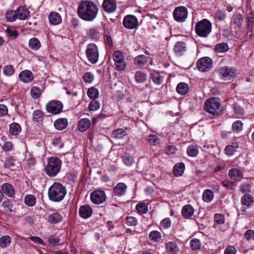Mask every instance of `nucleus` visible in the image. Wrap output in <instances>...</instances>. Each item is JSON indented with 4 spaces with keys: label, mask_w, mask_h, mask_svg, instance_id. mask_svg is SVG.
<instances>
[{
    "label": "nucleus",
    "mask_w": 254,
    "mask_h": 254,
    "mask_svg": "<svg viewBox=\"0 0 254 254\" xmlns=\"http://www.w3.org/2000/svg\"><path fill=\"white\" fill-rule=\"evenodd\" d=\"M98 6L93 2L89 0L81 1L77 8L79 17L86 21L94 20L98 13Z\"/></svg>",
    "instance_id": "1"
},
{
    "label": "nucleus",
    "mask_w": 254,
    "mask_h": 254,
    "mask_svg": "<svg viewBox=\"0 0 254 254\" xmlns=\"http://www.w3.org/2000/svg\"><path fill=\"white\" fill-rule=\"evenodd\" d=\"M66 193L65 188L60 183L55 182L48 190V196L50 200L60 202L64 197Z\"/></svg>",
    "instance_id": "2"
},
{
    "label": "nucleus",
    "mask_w": 254,
    "mask_h": 254,
    "mask_svg": "<svg viewBox=\"0 0 254 254\" xmlns=\"http://www.w3.org/2000/svg\"><path fill=\"white\" fill-rule=\"evenodd\" d=\"M204 109L207 112L213 116L220 115L223 110L219 100L215 97L210 98L206 100Z\"/></svg>",
    "instance_id": "3"
},
{
    "label": "nucleus",
    "mask_w": 254,
    "mask_h": 254,
    "mask_svg": "<svg viewBox=\"0 0 254 254\" xmlns=\"http://www.w3.org/2000/svg\"><path fill=\"white\" fill-rule=\"evenodd\" d=\"M61 161L57 157H52L48 160L45 170L48 176L54 177L57 176L61 168Z\"/></svg>",
    "instance_id": "4"
},
{
    "label": "nucleus",
    "mask_w": 254,
    "mask_h": 254,
    "mask_svg": "<svg viewBox=\"0 0 254 254\" xmlns=\"http://www.w3.org/2000/svg\"><path fill=\"white\" fill-rule=\"evenodd\" d=\"M211 30V23L206 19L198 21L195 26L196 34L201 37H206L210 33Z\"/></svg>",
    "instance_id": "5"
},
{
    "label": "nucleus",
    "mask_w": 254,
    "mask_h": 254,
    "mask_svg": "<svg viewBox=\"0 0 254 254\" xmlns=\"http://www.w3.org/2000/svg\"><path fill=\"white\" fill-rule=\"evenodd\" d=\"M86 57L92 64H96L99 59V51L97 46L93 43L87 45L86 50Z\"/></svg>",
    "instance_id": "6"
},
{
    "label": "nucleus",
    "mask_w": 254,
    "mask_h": 254,
    "mask_svg": "<svg viewBox=\"0 0 254 254\" xmlns=\"http://www.w3.org/2000/svg\"><path fill=\"white\" fill-rule=\"evenodd\" d=\"M63 108V104L58 100L50 101L46 105V109L47 112L53 115L60 113L62 111Z\"/></svg>",
    "instance_id": "7"
},
{
    "label": "nucleus",
    "mask_w": 254,
    "mask_h": 254,
    "mask_svg": "<svg viewBox=\"0 0 254 254\" xmlns=\"http://www.w3.org/2000/svg\"><path fill=\"white\" fill-rule=\"evenodd\" d=\"M113 59L115 62L116 69L118 70L125 69L126 64L123 54L119 51H116L113 54Z\"/></svg>",
    "instance_id": "8"
},
{
    "label": "nucleus",
    "mask_w": 254,
    "mask_h": 254,
    "mask_svg": "<svg viewBox=\"0 0 254 254\" xmlns=\"http://www.w3.org/2000/svg\"><path fill=\"white\" fill-rule=\"evenodd\" d=\"M174 19L179 22H184L188 17V10L184 6H178L173 11Z\"/></svg>",
    "instance_id": "9"
},
{
    "label": "nucleus",
    "mask_w": 254,
    "mask_h": 254,
    "mask_svg": "<svg viewBox=\"0 0 254 254\" xmlns=\"http://www.w3.org/2000/svg\"><path fill=\"white\" fill-rule=\"evenodd\" d=\"M197 67L199 71H206L210 69L212 66V60L208 57L200 59L197 62Z\"/></svg>",
    "instance_id": "10"
},
{
    "label": "nucleus",
    "mask_w": 254,
    "mask_h": 254,
    "mask_svg": "<svg viewBox=\"0 0 254 254\" xmlns=\"http://www.w3.org/2000/svg\"><path fill=\"white\" fill-rule=\"evenodd\" d=\"M106 199L105 192L103 190H96L91 194V200L95 204H101Z\"/></svg>",
    "instance_id": "11"
},
{
    "label": "nucleus",
    "mask_w": 254,
    "mask_h": 254,
    "mask_svg": "<svg viewBox=\"0 0 254 254\" xmlns=\"http://www.w3.org/2000/svg\"><path fill=\"white\" fill-rule=\"evenodd\" d=\"M102 8L107 13L114 12L117 9V2L115 0H104Z\"/></svg>",
    "instance_id": "12"
},
{
    "label": "nucleus",
    "mask_w": 254,
    "mask_h": 254,
    "mask_svg": "<svg viewBox=\"0 0 254 254\" xmlns=\"http://www.w3.org/2000/svg\"><path fill=\"white\" fill-rule=\"evenodd\" d=\"M1 191L3 193L11 198L15 197V190L10 184L5 183L1 186Z\"/></svg>",
    "instance_id": "13"
},
{
    "label": "nucleus",
    "mask_w": 254,
    "mask_h": 254,
    "mask_svg": "<svg viewBox=\"0 0 254 254\" xmlns=\"http://www.w3.org/2000/svg\"><path fill=\"white\" fill-rule=\"evenodd\" d=\"M220 74L224 80H230L235 77L234 71L228 67H224L221 68Z\"/></svg>",
    "instance_id": "14"
},
{
    "label": "nucleus",
    "mask_w": 254,
    "mask_h": 254,
    "mask_svg": "<svg viewBox=\"0 0 254 254\" xmlns=\"http://www.w3.org/2000/svg\"><path fill=\"white\" fill-rule=\"evenodd\" d=\"M19 78L23 82L28 83L32 81L34 79L33 73L29 70L21 71L19 74Z\"/></svg>",
    "instance_id": "15"
},
{
    "label": "nucleus",
    "mask_w": 254,
    "mask_h": 254,
    "mask_svg": "<svg viewBox=\"0 0 254 254\" xmlns=\"http://www.w3.org/2000/svg\"><path fill=\"white\" fill-rule=\"evenodd\" d=\"M79 213L82 218L87 219L91 216L92 214V209L88 205H82L79 208Z\"/></svg>",
    "instance_id": "16"
},
{
    "label": "nucleus",
    "mask_w": 254,
    "mask_h": 254,
    "mask_svg": "<svg viewBox=\"0 0 254 254\" xmlns=\"http://www.w3.org/2000/svg\"><path fill=\"white\" fill-rule=\"evenodd\" d=\"M228 175L231 179L236 181H240L243 178L242 172L237 168L230 170Z\"/></svg>",
    "instance_id": "17"
},
{
    "label": "nucleus",
    "mask_w": 254,
    "mask_h": 254,
    "mask_svg": "<svg viewBox=\"0 0 254 254\" xmlns=\"http://www.w3.org/2000/svg\"><path fill=\"white\" fill-rule=\"evenodd\" d=\"M127 189L126 185L123 183H118L114 188V194L121 196L125 194Z\"/></svg>",
    "instance_id": "18"
},
{
    "label": "nucleus",
    "mask_w": 254,
    "mask_h": 254,
    "mask_svg": "<svg viewBox=\"0 0 254 254\" xmlns=\"http://www.w3.org/2000/svg\"><path fill=\"white\" fill-rule=\"evenodd\" d=\"M16 10L17 18L20 20H25L29 15V11L25 7L19 6Z\"/></svg>",
    "instance_id": "19"
},
{
    "label": "nucleus",
    "mask_w": 254,
    "mask_h": 254,
    "mask_svg": "<svg viewBox=\"0 0 254 254\" xmlns=\"http://www.w3.org/2000/svg\"><path fill=\"white\" fill-rule=\"evenodd\" d=\"M91 123L90 120L88 119L84 118L79 121L77 128L80 131L83 132L86 131L89 127Z\"/></svg>",
    "instance_id": "20"
},
{
    "label": "nucleus",
    "mask_w": 254,
    "mask_h": 254,
    "mask_svg": "<svg viewBox=\"0 0 254 254\" xmlns=\"http://www.w3.org/2000/svg\"><path fill=\"white\" fill-rule=\"evenodd\" d=\"M187 50L186 44L183 41L178 42L174 47V51L175 53L181 56Z\"/></svg>",
    "instance_id": "21"
},
{
    "label": "nucleus",
    "mask_w": 254,
    "mask_h": 254,
    "mask_svg": "<svg viewBox=\"0 0 254 254\" xmlns=\"http://www.w3.org/2000/svg\"><path fill=\"white\" fill-rule=\"evenodd\" d=\"M194 213V209L190 204L185 205L182 210V214L185 218H190Z\"/></svg>",
    "instance_id": "22"
},
{
    "label": "nucleus",
    "mask_w": 254,
    "mask_h": 254,
    "mask_svg": "<svg viewBox=\"0 0 254 254\" xmlns=\"http://www.w3.org/2000/svg\"><path fill=\"white\" fill-rule=\"evenodd\" d=\"M166 249L167 252L169 254H176L179 251L177 244L173 242L167 243L166 244Z\"/></svg>",
    "instance_id": "23"
},
{
    "label": "nucleus",
    "mask_w": 254,
    "mask_h": 254,
    "mask_svg": "<svg viewBox=\"0 0 254 254\" xmlns=\"http://www.w3.org/2000/svg\"><path fill=\"white\" fill-rule=\"evenodd\" d=\"M50 22L53 25H58L62 21L61 16L57 12H52L49 16Z\"/></svg>",
    "instance_id": "24"
},
{
    "label": "nucleus",
    "mask_w": 254,
    "mask_h": 254,
    "mask_svg": "<svg viewBox=\"0 0 254 254\" xmlns=\"http://www.w3.org/2000/svg\"><path fill=\"white\" fill-rule=\"evenodd\" d=\"M47 219L49 223L51 224H56L62 221V216L59 213L55 212L49 215Z\"/></svg>",
    "instance_id": "25"
},
{
    "label": "nucleus",
    "mask_w": 254,
    "mask_h": 254,
    "mask_svg": "<svg viewBox=\"0 0 254 254\" xmlns=\"http://www.w3.org/2000/svg\"><path fill=\"white\" fill-rule=\"evenodd\" d=\"M134 62L136 65H137L139 67L141 68L147 64L148 59L145 56L143 55H140L134 58Z\"/></svg>",
    "instance_id": "26"
},
{
    "label": "nucleus",
    "mask_w": 254,
    "mask_h": 254,
    "mask_svg": "<svg viewBox=\"0 0 254 254\" xmlns=\"http://www.w3.org/2000/svg\"><path fill=\"white\" fill-rule=\"evenodd\" d=\"M67 121L65 119L60 118L57 120L54 123L55 127L58 130H61L67 126Z\"/></svg>",
    "instance_id": "27"
},
{
    "label": "nucleus",
    "mask_w": 254,
    "mask_h": 254,
    "mask_svg": "<svg viewBox=\"0 0 254 254\" xmlns=\"http://www.w3.org/2000/svg\"><path fill=\"white\" fill-rule=\"evenodd\" d=\"M185 164L183 163L176 164L173 169L174 175L176 177L181 176L185 171Z\"/></svg>",
    "instance_id": "28"
},
{
    "label": "nucleus",
    "mask_w": 254,
    "mask_h": 254,
    "mask_svg": "<svg viewBox=\"0 0 254 254\" xmlns=\"http://www.w3.org/2000/svg\"><path fill=\"white\" fill-rule=\"evenodd\" d=\"M21 131V127L19 124L13 123L9 126L10 133L13 135H17Z\"/></svg>",
    "instance_id": "29"
},
{
    "label": "nucleus",
    "mask_w": 254,
    "mask_h": 254,
    "mask_svg": "<svg viewBox=\"0 0 254 254\" xmlns=\"http://www.w3.org/2000/svg\"><path fill=\"white\" fill-rule=\"evenodd\" d=\"M136 17L132 15H128V29H134L138 26Z\"/></svg>",
    "instance_id": "30"
},
{
    "label": "nucleus",
    "mask_w": 254,
    "mask_h": 254,
    "mask_svg": "<svg viewBox=\"0 0 254 254\" xmlns=\"http://www.w3.org/2000/svg\"><path fill=\"white\" fill-rule=\"evenodd\" d=\"M135 79L137 83H143L147 79V74L142 71H137L135 74Z\"/></svg>",
    "instance_id": "31"
},
{
    "label": "nucleus",
    "mask_w": 254,
    "mask_h": 254,
    "mask_svg": "<svg viewBox=\"0 0 254 254\" xmlns=\"http://www.w3.org/2000/svg\"><path fill=\"white\" fill-rule=\"evenodd\" d=\"M188 85L184 82H181L178 84L176 88L177 92L181 95H185L188 91Z\"/></svg>",
    "instance_id": "32"
},
{
    "label": "nucleus",
    "mask_w": 254,
    "mask_h": 254,
    "mask_svg": "<svg viewBox=\"0 0 254 254\" xmlns=\"http://www.w3.org/2000/svg\"><path fill=\"white\" fill-rule=\"evenodd\" d=\"M214 197V193L210 190H205L202 194L203 200L206 202H210Z\"/></svg>",
    "instance_id": "33"
},
{
    "label": "nucleus",
    "mask_w": 254,
    "mask_h": 254,
    "mask_svg": "<svg viewBox=\"0 0 254 254\" xmlns=\"http://www.w3.org/2000/svg\"><path fill=\"white\" fill-rule=\"evenodd\" d=\"M253 202L252 196L249 194H245L241 198V203L243 205L249 206Z\"/></svg>",
    "instance_id": "34"
},
{
    "label": "nucleus",
    "mask_w": 254,
    "mask_h": 254,
    "mask_svg": "<svg viewBox=\"0 0 254 254\" xmlns=\"http://www.w3.org/2000/svg\"><path fill=\"white\" fill-rule=\"evenodd\" d=\"M11 243V238L9 236L5 235L0 238V247L5 248L8 247Z\"/></svg>",
    "instance_id": "35"
},
{
    "label": "nucleus",
    "mask_w": 254,
    "mask_h": 254,
    "mask_svg": "<svg viewBox=\"0 0 254 254\" xmlns=\"http://www.w3.org/2000/svg\"><path fill=\"white\" fill-rule=\"evenodd\" d=\"M88 35L90 38L93 40H97L100 37V33L97 28H91L88 31Z\"/></svg>",
    "instance_id": "36"
},
{
    "label": "nucleus",
    "mask_w": 254,
    "mask_h": 254,
    "mask_svg": "<svg viewBox=\"0 0 254 254\" xmlns=\"http://www.w3.org/2000/svg\"><path fill=\"white\" fill-rule=\"evenodd\" d=\"M29 46L31 49L37 50L40 48L41 44L37 38H33L29 40Z\"/></svg>",
    "instance_id": "37"
},
{
    "label": "nucleus",
    "mask_w": 254,
    "mask_h": 254,
    "mask_svg": "<svg viewBox=\"0 0 254 254\" xmlns=\"http://www.w3.org/2000/svg\"><path fill=\"white\" fill-rule=\"evenodd\" d=\"M5 17L8 21L13 22L17 18L16 10L7 11L5 13Z\"/></svg>",
    "instance_id": "38"
},
{
    "label": "nucleus",
    "mask_w": 254,
    "mask_h": 254,
    "mask_svg": "<svg viewBox=\"0 0 254 254\" xmlns=\"http://www.w3.org/2000/svg\"><path fill=\"white\" fill-rule=\"evenodd\" d=\"M30 94L34 99H37L40 98L41 95V90L39 87L33 86L31 88Z\"/></svg>",
    "instance_id": "39"
},
{
    "label": "nucleus",
    "mask_w": 254,
    "mask_h": 254,
    "mask_svg": "<svg viewBox=\"0 0 254 254\" xmlns=\"http://www.w3.org/2000/svg\"><path fill=\"white\" fill-rule=\"evenodd\" d=\"M149 239L154 242H159L161 240V233L157 231H151L149 235Z\"/></svg>",
    "instance_id": "40"
},
{
    "label": "nucleus",
    "mask_w": 254,
    "mask_h": 254,
    "mask_svg": "<svg viewBox=\"0 0 254 254\" xmlns=\"http://www.w3.org/2000/svg\"><path fill=\"white\" fill-rule=\"evenodd\" d=\"M229 49L228 45L226 43H220L215 46V50L218 53H224Z\"/></svg>",
    "instance_id": "41"
},
{
    "label": "nucleus",
    "mask_w": 254,
    "mask_h": 254,
    "mask_svg": "<svg viewBox=\"0 0 254 254\" xmlns=\"http://www.w3.org/2000/svg\"><path fill=\"white\" fill-rule=\"evenodd\" d=\"M25 203L29 206H33L35 204L36 198L33 195H26L24 199Z\"/></svg>",
    "instance_id": "42"
},
{
    "label": "nucleus",
    "mask_w": 254,
    "mask_h": 254,
    "mask_svg": "<svg viewBox=\"0 0 254 254\" xmlns=\"http://www.w3.org/2000/svg\"><path fill=\"white\" fill-rule=\"evenodd\" d=\"M137 212L140 214H145L148 211V206L143 202H140L136 206Z\"/></svg>",
    "instance_id": "43"
},
{
    "label": "nucleus",
    "mask_w": 254,
    "mask_h": 254,
    "mask_svg": "<svg viewBox=\"0 0 254 254\" xmlns=\"http://www.w3.org/2000/svg\"><path fill=\"white\" fill-rule=\"evenodd\" d=\"M87 95L90 98L94 100L98 97L99 91L96 88L91 87L88 89L87 91Z\"/></svg>",
    "instance_id": "44"
},
{
    "label": "nucleus",
    "mask_w": 254,
    "mask_h": 254,
    "mask_svg": "<svg viewBox=\"0 0 254 254\" xmlns=\"http://www.w3.org/2000/svg\"><path fill=\"white\" fill-rule=\"evenodd\" d=\"M198 153V150L196 146L190 145L188 147L187 153L189 156L191 157H195Z\"/></svg>",
    "instance_id": "45"
},
{
    "label": "nucleus",
    "mask_w": 254,
    "mask_h": 254,
    "mask_svg": "<svg viewBox=\"0 0 254 254\" xmlns=\"http://www.w3.org/2000/svg\"><path fill=\"white\" fill-rule=\"evenodd\" d=\"M126 135V131L123 128H118L114 130L112 132V135L115 138H120Z\"/></svg>",
    "instance_id": "46"
},
{
    "label": "nucleus",
    "mask_w": 254,
    "mask_h": 254,
    "mask_svg": "<svg viewBox=\"0 0 254 254\" xmlns=\"http://www.w3.org/2000/svg\"><path fill=\"white\" fill-rule=\"evenodd\" d=\"M43 117V113L41 110L35 111L33 114V120L38 122L42 120Z\"/></svg>",
    "instance_id": "47"
},
{
    "label": "nucleus",
    "mask_w": 254,
    "mask_h": 254,
    "mask_svg": "<svg viewBox=\"0 0 254 254\" xmlns=\"http://www.w3.org/2000/svg\"><path fill=\"white\" fill-rule=\"evenodd\" d=\"M151 76L153 81L157 84H161L163 81V77L158 72L152 73Z\"/></svg>",
    "instance_id": "48"
},
{
    "label": "nucleus",
    "mask_w": 254,
    "mask_h": 254,
    "mask_svg": "<svg viewBox=\"0 0 254 254\" xmlns=\"http://www.w3.org/2000/svg\"><path fill=\"white\" fill-rule=\"evenodd\" d=\"M201 243L199 240L194 238L191 240L190 243V246L193 250H196L200 248Z\"/></svg>",
    "instance_id": "49"
},
{
    "label": "nucleus",
    "mask_w": 254,
    "mask_h": 254,
    "mask_svg": "<svg viewBox=\"0 0 254 254\" xmlns=\"http://www.w3.org/2000/svg\"><path fill=\"white\" fill-rule=\"evenodd\" d=\"M100 107L99 102L94 99L89 103L88 108L90 111H96L99 109Z\"/></svg>",
    "instance_id": "50"
},
{
    "label": "nucleus",
    "mask_w": 254,
    "mask_h": 254,
    "mask_svg": "<svg viewBox=\"0 0 254 254\" xmlns=\"http://www.w3.org/2000/svg\"><path fill=\"white\" fill-rule=\"evenodd\" d=\"M15 166L14 160L11 157H7L5 159L4 163V167L5 168H10Z\"/></svg>",
    "instance_id": "51"
},
{
    "label": "nucleus",
    "mask_w": 254,
    "mask_h": 254,
    "mask_svg": "<svg viewBox=\"0 0 254 254\" xmlns=\"http://www.w3.org/2000/svg\"><path fill=\"white\" fill-rule=\"evenodd\" d=\"M221 185L228 189L233 190L235 188V185L234 182L229 180H225L221 182Z\"/></svg>",
    "instance_id": "52"
},
{
    "label": "nucleus",
    "mask_w": 254,
    "mask_h": 254,
    "mask_svg": "<svg viewBox=\"0 0 254 254\" xmlns=\"http://www.w3.org/2000/svg\"><path fill=\"white\" fill-rule=\"evenodd\" d=\"M14 72V69L12 65H8L5 66L3 68V73L7 76L12 75Z\"/></svg>",
    "instance_id": "53"
},
{
    "label": "nucleus",
    "mask_w": 254,
    "mask_h": 254,
    "mask_svg": "<svg viewBox=\"0 0 254 254\" xmlns=\"http://www.w3.org/2000/svg\"><path fill=\"white\" fill-rule=\"evenodd\" d=\"M59 243V238L54 235L51 236L48 239V243L53 246H56L58 245Z\"/></svg>",
    "instance_id": "54"
},
{
    "label": "nucleus",
    "mask_w": 254,
    "mask_h": 254,
    "mask_svg": "<svg viewBox=\"0 0 254 254\" xmlns=\"http://www.w3.org/2000/svg\"><path fill=\"white\" fill-rule=\"evenodd\" d=\"M243 123L240 121H236L232 125V129L233 130L239 132L243 128Z\"/></svg>",
    "instance_id": "55"
},
{
    "label": "nucleus",
    "mask_w": 254,
    "mask_h": 254,
    "mask_svg": "<svg viewBox=\"0 0 254 254\" xmlns=\"http://www.w3.org/2000/svg\"><path fill=\"white\" fill-rule=\"evenodd\" d=\"M2 206L3 208L6 209V210L10 212H15V211L12 209V203L10 200L7 199L4 201L2 204Z\"/></svg>",
    "instance_id": "56"
},
{
    "label": "nucleus",
    "mask_w": 254,
    "mask_h": 254,
    "mask_svg": "<svg viewBox=\"0 0 254 254\" xmlns=\"http://www.w3.org/2000/svg\"><path fill=\"white\" fill-rule=\"evenodd\" d=\"M243 18L242 15L240 14H238L234 17L233 22L237 26L240 27L243 23Z\"/></svg>",
    "instance_id": "57"
},
{
    "label": "nucleus",
    "mask_w": 254,
    "mask_h": 254,
    "mask_svg": "<svg viewBox=\"0 0 254 254\" xmlns=\"http://www.w3.org/2000/svg\"><path fill=\"white\" fill-rule=\"evenodd\" d=\"M171 225V221L169 218L163 219L160 223V226L164 229L169 228Z\"/></svg>",
    "instance_id": "58"
},
{
    "label": "nucleus",
    "mask_w": 254,
    "mask_h": 254,
    "mask_svg": "<svg viewBox=\"0 0 254 254\" xmlns=\"http://www.w3.org/2000/svg\"><path fill=\"white\" fill-rule=\"evenodd\" d=\"M244 237L247 240H254V230H248L244 233Z\"/></svg>",
    "instance_id": "59"
},
{
    "label": "nucleus",
    "mask_w": 254,
    "mask_h": 254,
    "mask_svg": "<svg viewBox=\"0 0 254 254\" xmlns=\"http://www.w3.org/2000/svg\"><path fill=\"white\" fill-rule=\"evenodd\" d=\"M83 79L86 83H91L94 79V76L90 72H86L83 75Z\"/></svg>",
    "instance_id": "60"
},
{
    "label": "nucleus",
    "mask_w": 254,
    "mask_h": 254,
    "mask_svg": "<svg viewBox=\"0 0 254 254\" xmlns=\"http://www.w3.org/2000/svg\"><path fill=\"white\" fill-rule=\"evenodd\" d=\"M240 190L243 193L250 192L251 191V186L248 183L242 184L240 187Z\"/></svg>",
    "instance_id": "61"
},
{
    "label": "nucleus",
    "mask_w": 254,
    "mask_h": 254,
    "mask_svg": "<svg viewBox=\"0 0 254 254\" xmlns=\"http://www.w3.org/2000/svg\"><path fill=\"white\" fill-rule=\"evenodd\" d=\"M146 140L151 144L155 145L158 140L155 135L150 134L146 137Z\"/></svg>",
    "instance_id": "62"
},
{
    "label": "nucleus",
    "mask_w": 254,
    "mask_h": 254,
    "mask_svg": "<svg viewBox=\"0 0 254 254\" xmlns=\"http://www.w3.org/2000/svg\"><path fill=\"white\" fill-rule=\"evenodd\" d=\"M6 33L8 37L15 38L18 36V33L15 30H11L10 28H7Z\"/></svg>",
    "instance_id": "63"
},
{
    "label": "nucleus",
    "mask_w": 254,
    "mask_h": 254,
    "mask_svg": "<svg viewBox=\"0 0 254 254\" xmlns=\"http://www.w3.org/2000/svg\"><path fill=\"white\" fill-rule=\"evenodd\" d=\"M214 219L215 222L219 224L224 223V217L223 215L220 214H216L214 215Z\"/></svg>",
    "instance_id": "64"
}]
</instances>
